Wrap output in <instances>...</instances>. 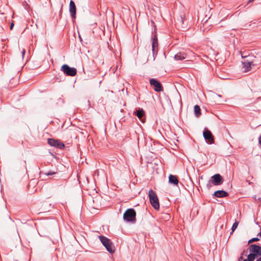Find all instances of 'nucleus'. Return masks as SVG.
I'll use <instances>...</instances> for the list:
<instances>
[{"label":"nucleus","mask_w":261,"mask_h":261,"mask_svg":"<svg viewBox=\"0 0 261 261\" xmlns=\"http://www.w3.org/2000/svg\"><path fill=\"white\" fill-rule=\"evenodd\" d=\"M261 256V246L256 244H252L249 247V254L244 260L254 261L256 258Z\"/></svg>","instance_id":"obj_1"},{"label":"nucleus","mask_w":261,"mask_h":261,"mask_svg":"<svg viewBox=\"0 0 261 261\" xmlns=\"http://www.w3.org/2000/svg\"><path fill=\"white\" fill-rule=\"evenodd\" d=\"M99 239L110 253H113L115 252L114 246L110 239L102 236H99Z\"/></svg>","instance_id":"obj_2"},{"label":"nucleus","mask_w":261,"mask_h":261,"mask_svg":"<svg viewBox=\"0 0 261 261\" xmlns=\"http://www.w3.org/2000/svg\"><path fill=\"white\" fill-rule=\"evenodd\" d=\"M148 196L150 202L152 207L155 210H159L160 208V204L158 198L155 192L152 190H150L148 192Z\"/></svg>","instance_id":"obj_3"},{"label":"nucleus","mask_w":261,"mask_h":261,"mask_svg":"<svg viewBox=\"0 0 261 261\" xmlns=\"http://www.w3.org/2000/svg\"><path fill=\"white\" fill-rule=\"evenodd\" d=\"M136 213L134 209L128 208L123 214V219L126 222H135Z\"/></svg>","instance_id":"obj_4"},{"label":"nucleus","mask_w":261,"mask_h":261,"mask_svg":"<svg viewBox=\"0 0 261 261\" xmlns=\"http://www.w3.org/2000/svg\"><path fill=\"white\" fill-rule=\"evenodd\" d=\"M61 70L66 75L73 76H74L77 72L76 69L74 67H70L67 64L62 65Z\"/></svg>","instance_id":"obj_5"},{"label":"nucleus","mask_w":261,"mask_h":261,"mask_svg":"<svg viewBox=\"0 0 261 261\" xmlns=\"http://www.w3.org/2000/svg\"><path fill=\"white\" fill-rule=\"evenodd\" d=\"M203 137L207 144H212L214 143V139L211 132L206 128H204L203 132Z\"/></svg>","instance_id":"obj_6"},{"label":"nucleus","mask_w":261,"mask_h":261,"mask_svg":"<svg viewBox=\"0 0 261 261\" xmlns=\"http://www.w3.org/2000/svg\"><path fill=\"white\" fill-rule=\"evenodd\" d=\"M242 70L244 72H247L251 70V66L254 65L253 62L249 60H244L242 62Z\"/></svg>","instance_id":"obj_7"},{"label":"nucleus","mask_w":261,"mask_h":261,"mask_svg":"<svg viewBox=\"0 0 261 261\" xmlns=\"http://www.w3.org/2000/svg\"><path fill=\"white\" fill-rule=\"evenodd\" d=\"M48 143L50 146L56 147L59 149H63L64 147V144L63 143L52 138L48 139Z\"/></svg>","instance_id":"obj_8"},{"label":"nucleus","mask_w":261,"mask_h":261,"mask_svg":"<svg viewBox=\"0 0 261 261\" xmlns=\"http://www.w3.org/2000/svg\"><path fill=\"white\" fill-rule=\"evenodd\" d=\"M212 182L215 186H219L223 183V178L219 174H216L212 176Z\"/></svg>","instance_id":"obj_9"},{"label":"nucleus","mask_w":261,"mask_h":261,"mask_svg":"<svg viewBox=\"0 0 261 261\" xmlns=\"http://www.w3.org/2000/svg\"><path fill=\"white\" fill-rule=\"evenodd\" d=\"M158 46V38L156 35L155 34L152 38V51L153 57L157 54V50L156 49H157Z\"/></svg>","instance_id":"obj_10"},{"label":"nucleus","mask_w":261,"mask_h":261,"mask_svg":"<svg viewBox=\"0 0 261 261\" xmlns=\"http://www.w3.org/2000/svg\"><path fill=\"white\" fill-rule=\"evenodd\" d=\"M69 12L72 18H75L76 7L74 3L71 1L69 4Z\"/></svg>","instance_id":"obj_11"},{"label":"nucleus","mask_w":261,"mask_h":261,"mask_svg":"<svg viewBox=\"0 0 261 261\" xmlns=\"http://www.w3.org/2000/svg\"><path fill=\"white\" fill-rule=\"evenodd\" d=\"M150 86L156 92H161L163 90V87L161 83H150Z\"/></svg>","instance_id":"obj_12"},{"label":"nucleus","mask_w":261,"mask_h":261,"mask_svg":"<svg viewBox=\"0 0 261 261\" xmlns=\"http://www.w3.org/2000/svg\"><path fill=\"white\" fill-rule=\"evenodd\" d=\"M228 193L223 190H218L214 192L213 196L216 197L221 198L228 196Z\"/></svg>","instance_id":"obj_13"},{"label":"nucleus","mask_w":261,"mask_h":261,"mask_svg":"<svg viewBox=\"0 0 261 261\" xmlns=\"http://www.w3.org/2000/svg\"><path fill=\"white\" fill-rule=\"evenodd\" d=\"M135 115L138 117L141 122H143V117L144 116L145 112L142 109H139L134 112Z\"/></svg>","instance_id":"obj_14"},{"label":"nucleus","mask_w":261,"mask_h":261,"mask_svg":"<svg viewBox=\"0 0 261 261\" xmlns=\"http://www.w3.org/2000/svg\"><path fill=\"white\" fill-rule=\"evenodd\" d=\"M169 182L174 185H177L178 180L176 176L170 174L169 176Z\"/></svg>","instance_id":"obj_15"},{"label":"nucleus","mask_w":261,"mask_h":261,"mask_svg":"<svg viewBox=\"0 0 261 261\" xmlns=\"http://www.w3.org/2000/svg\"><path fill=\"white\" fill-rule=\"evenodd\" d=\"M186 55L184 53H178L174 56L176 60H181L186 58Z\"/></svg>","instance_id":"obj_16"},{"label":"nucleus","mask_w":261,"mask_h":261,"mask_svg":"<svg viewBox=\"0 0 261 261\" xmlns=\"http://www.w3.org/2000/svg\"><path fill=\"white\" fill-rule=\"evenodd\" d=\"M194 114L197 117H199L201 115V109L198 105L194 106Z\"/></svg>","instance_id":"obj_17"},{"label":"nucleus","mask_w":261,"mask_h":261,"mask_svg":"<svg viewBox=\"0 0 261 261\" xmlns=\"http://www.w3.org/2000/svg\"><path fill=\"white\" fill-rule=\"evenodd\" d=\"M239 224V222L237 221H236V222L233 224L232 227H231V230L232 232H233L237 228Z\"/></svg>","instance_id":"obj_18"},{"label":"nucleus","mask_w":261,"mask_h":261,"mask_svg":"<svg viewBox=\"0 0 261 261\" xmlns=\"http://www.w3.org/2000/svg\"><path fill=\"white\" fill-rule=\"evenodd\" d=\"M56 173V172H54V171H49L47 172H46L45 173H44L45 175H47V176H50V175H53L54 174H55Z\"/></svg>","instance_id":"obj_19"},{"label":"nucleus","mask_w":261,"mask_h":261,"mask_svg":"<svg viewBox=\"0 0 261 261\" xmlns=\"http://www.w3.org/2000/svg\"><path fill=\"white\" fill-rule=\"evenodd\" d=\"M259 239L258 238H253L250 239V240H249L248 243L250 244V243H251L254 242H256V241H259Z\"/></svg>","instance_id":"obj_20"},{"label":"nucleus","mask_w":261,"mask_h":261,"mask_svg":"<svg viewBox=\"0 0 261 261\" xmlns=\"http://www.w3.org/2000/svg\"><path fill=\"white\" fill-rule=\"evenodd\" d=\"M25 50L24 49H23L22 50V58H23L24 56V54H25Z\"/></svg>","instance_id":"obj_21"},{"label":"nucleus","mask_w":261,"mask_h":261,"mask_svg":"<svg viewBox=\"0 0 261 261\" xmlns=\"http://www.w3.org/2000/svg\"><path fill=\"white\" fill-rule=\"evenodd\" d=\"M14 23H13V22H12V23H11V25H10V29H11V30H12V29H13V27H14Z\"/></svg>","instance_id":"obj_22"},{"label":"nucleus","mask_w":261,"mask_h":261,"mask_svg":"<svg viewBox=\"0 0 261 261\" xmlns=\"http://www.w3.org/2000/svg\"><path fill=\"white\" fill-rule=\"evenodd\" d=\"M207 187L208 188H210L211 187V181H208V182L207 184Z\"/></svg>","instance_id":"obj_23"},{"label":"nucleus","mask_w":261,"mask_h":261,"mask_svg":"<svg viewBox=\"0 0 261 261\" xmlns=\"http://www.w3.org/2000/svg\"><path fill=\"white\" fill-rule=\"evenodd\" d=\"M243 261H247L246 260H243ZM256 261H261V256L257 258Z\"/></svg>","instance_id":"obj_24"},{"label":"nucleus","mask_w":261,"mask_h":261,"mask_svg":"<svg viewBox=\"0 0 261 261\" xmlns=\"http://www.w3.org/2000/svg\"><path fill=\"white\" fill-rule=\"evenodd\" d=\"M149 82H157V81L154 79H151L150 80Z\"/></svg>","instance_id":"obj_25"},{"label":"nucleus","mask_w":261,"mask_h":261,"mask_svg":"<svg viewBox=\"0 0 261 261\" xmlns=\"http://www.w3.org/2000/svg\"><path fill=\"white\" fill-rule=\"evenodd\" d=\"M259 143L261 146V136H260L258 138Z\"/></svg>","instance_id":"obj_26"},{"label":"nucleus","mask_w":261,"mask_h":261,"mask_svg":"<svg viewBox=\"0 0 261 261\" xmlns=\"http://www.w3.org/2000/svg\"><path fill=\"white\" fill-rule=\"evenodd\" d=\"M242 260H243V257L240 256L239 258V261H241Z\"/></svg>","instance_id":"obj_27"},{"label":"nucleus","mask_w":261,"mask_h":261,"mask_svg":"<svg viewBox=\"0 0 261 261\" xmlns=\"http://www.w3.org/2000/svg\"><path fill=\"white\" fill-rule=\"evenodd\" d=\"M246 57H247V56H243V55H242V58H246Z\"/></svg>","instance_id":"obj_28"},{"label":"nucleus","mask_w":261,"mask_h":261,"mask_svg":"<svg viewBox=\"0 0 261 261\" xmlns=\"http://www.w3.org/2000/svg\"><path fill=\"white\" fill-rule=\"evenodd\" d=\"M258 236L261 237V232H260L259 233H258L257 234Z\"/></svg>","instance_id":"obj_29"},{"label":"nucleus","mask_w":261,"mask_h":261,"mask_svg":"<svg viewBox=\"0 0 261 261\" xmlns=\"http://www.w3.org/2000/svg\"><path fill=\"white\" fill-rule=\"evenodd\" d=\"M253 1H254V0H249L248 2H249V3H251V2H252Z\"/></svg>","instance_id":"obj_30"},{"label":"nucleus","mask_w":261,"mask_h":261,"mask_svg":"<svg viewBox=\"0 0 261 261\" xmlns=\"http://www.w3.org/2000/svg\"><path fill=\"white\" fill-rule=\"evenodd\" d=\"M218 97H221V95H218Z\"/></svg>","instance_id":"obj_31"}]
</instances>
